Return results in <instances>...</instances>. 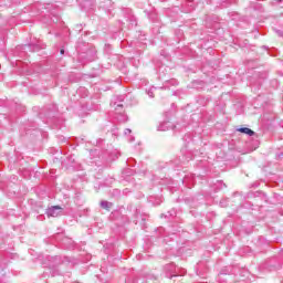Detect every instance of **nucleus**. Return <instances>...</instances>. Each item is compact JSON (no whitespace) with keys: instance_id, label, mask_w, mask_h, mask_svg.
Instances as JSON below:
<instances>
[{"instance_id":"nucleus-1","label":"nucleus","mask_w":283,"mask_h":283,"mask_svg":"<svg viewBox=\"0 0 283 283\" xmlns=\"http://www.w3.org/2000/svg\"><path fill=\"white\" fill-rule=\"evenodd\" d=\"M250 151H255L260 147V139L255 132L249 129Z\"/></svg>"},{"instance_id":"nucleus-2","label":"nucleus","mask_w":283,"mask_h":283,"mask_svg":"<svg viewBox=\"0 0 283 283\" xmlns=\"http://www.w3.org/2000/svg\"><path fill=\"white\" fill-rule=\"evenodd\" d=\"M46 214L49 218H59V216H63V208L53 206L46 210Z\"/></svg>"},{"instance_id":"nucleus-3","label":"nucleus","mask_w":283,"mask_h":283,"mask_svg":"<svg viewBox=\"0 0 283 283\" xmlns=\"http://www.w3.org/2000/svg\"><path fill=\"white\" fill-rule=\"evenodd\" d=\"M101 207L102 209H109L112 207V203L108 201H102Z\"/></svg>"},{"instance_id":"nucleus-4","label":"nucleus","mask_w":283,"mask_h":283,"mask_svg":"<svg viewBox=\"0 0 283 283\" xmlns=\"http://www.w3.org/2000/svg\"><path fill=\"white\" fill-rule=\"evenodd\" d=\"M115 111L117 114H120L123 112V104H117Z\"/></svg>"},{"instance_id":"nucleus-5","label":"nucleus","mask_w":283,"mask_h":283,"mask_svg":"<svg viewBox=\"0 0 283 283\" xmlns=\"http://www.w3.org/2000/svg\"><path fill=\"white\" fill-rule=\"evenodd\" d=\"M238 132H241L242 134H249V128L248 127L239 128Z\"/></svg>"},{"instance_id":"nucleus-6","label":"nucleus","mask_w":283,"mask_h":283,"mask_svg":"<svg viewBox=\"0 0 283 283\" xmlns=\"http://www.w3.org/2000/svg\"><path fill=\"white\" fill-rule=\"evenodd\" d=\"M158 132H165V124L158 127Z\"/></svg>"},{"instance_id":"nucleus-7","label":"nucleus","mask_w":283,"mask_h":283,"mask_svg":"<svg viewBox=\"0 0 283 283\" xmlns=\"http://www.w3.org/2000/svg\"><path fill=\"white\" fill-rule=\"evenodd\" d=\"M221 207H227V200L220 201Z\"/></svg>"},{"instance_id":"nucleus-8","label":"nucleus","mask_w":283,"mask_h":283,"mask_svg":"<svg viewBox=\"0 0 283 283\" xmlns=\"http://www.w3.org/2000/svg\"><path fill=\"white\" fill-rule=\"evenodd\" d=\"M125 134H126V135H127V134H132V129L127 128V129L125 130Z\"/></svg>"},{"instance_id":"nucleus-9","label":"nucleus","mask_w":283,"mask_h":283,"mask_svg":"<svg viewBox=\"0 0 283 283\" xmlns=\"http://www.w3.org/2000/svg\"><path fill=\"white\" fill-rule=\"evenodd\" d=\"M60 52H61V54H64V53H65V50H61Z\"/></svg>"},{"instance_id":"nucleus-10","label":"nucleus","mask_w":283,"mask_h":283,"mask_svg":"<svg viewBox=\"0 0 283 283\" xmlns=\"http://www.w3.org/2000/svg\"><path fill=\"white\" fill-rule=\"evenodd\" d=\"M149 96H150V97H154V95H151V94H150Z\"/></svg>"}]
</instances>
